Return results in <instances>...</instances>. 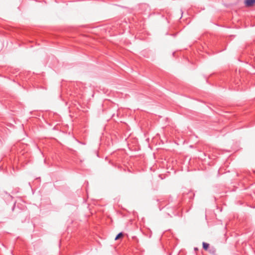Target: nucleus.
Wrapping results in <instances>:
<instances>
[{
    "instance_id": "f257e3e1",
    "label": "nucleus",
    "mask_w": 255,
    "mask_h": 255,
    "mask_svg": "<svg viewBox=\"0 0 255 255\" xmlns=\"http://www.w3.org/2000/svg\"><path fill=\"white\" fill-rule=\"evenodd\" d=\"M245 4L247 6H252L255 4V0H245Z\"/></svg>"
},
{
    "instance_id": "f03ea898",
    "label": "nucleus",
    "mask_w": 255,
    "mask_h": 255,
    "mask_svg": "<svg viewBox=\"0 0 255 255\" xmlns=\"http://www.w3.org/2000/svg\"><path fill=\"white\" fill-rule=\"evenodd\" d=\"M202 245H203V248L206 251L209 248V244L208 243H206L205 242H203Z\"/></svg>"
},
{
    "instance_id": "7ed1b4c3",
    "label": "nucleus",
    "mask_w": 255,
    "mask_h": 255,
    "mask_svg": "<svg viewBox=\"0 0 255 255\" xmlns=\"http://www.w3.org/2000/svg\"><path fill=\"white\" fill-rule=\"evenodd\" d=\"M123 236V233L121 232L120 233H119L117 236L115 238V240H118L119 239H120V238H121Z\"/></svg>"
},
{
    "instance_id": "20e7f679",
    "label": "nucleus",
    "mask_w": 255,
    "mask_h": 255,
    "mask_svg": "<svg viewBox=\"0 0 255 255\" xmlns=\"http://www.w3.org/2000/svg\"><path fill=\"white\" fill-rule=\"evenodd\" d=\"M210 253H213V251H211L210 250Z\"/></svg>"
},
{
    "instance_id": "39448f33",
    "label": "nucleus",
    "mask_w": 255,
    "mask_h": 255,
    "mask_svg": "<svg viewBox=\"0 0 255 255\" xmlns=\"http://www.w3.org/2000/svg\"><path fill=\"white\" fill-rule=\"evenodd\" d=\"M215 253V250H214V251H213V253Z\"/></svg>"
}]
</instances>
